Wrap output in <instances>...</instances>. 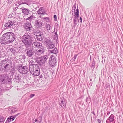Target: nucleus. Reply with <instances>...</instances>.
<instances>
[{
	"mask_svg": "<svg viewBox=\"0 0 123 123\" xmlns=\"http://www.w3.org/2000/svg\"><path fill=\"white\" fill-rule=\"evenodd\" d=\"M5 121V119L4 117L1 116H0V122H2Z\"/></svg>",
	"mask_w": 123,
	"mask_h": 123,
	"instance_id": "nucleus-25",
	"label": "nucleus"
},
{
	"mask_svg": "<svg viewBox=\"0 0 123 123\" xmlns=\"http://www.w3.org/2000/svg\"><path fill=\"white\" fill-rule=\"evenodd\" d=\"M19 114H20V113H18V114H16V116H18V115H19Z\"/></svg>",
	"mask_w": 123,
	"mask_h": 123,
	"instance_id": "nucleus-34",
	"label": "nucleus"
},
{
	"mask_svg": "<svg viewBox=\"0 0 123 123\" xmlns=\"http://www.w3.org/2000/svg\"><path fill=\"white\" fill-rule=\"evenodd\" d=\"M40 122L37 119H35V121L33 122V123H40Z\"/></svg>",
	"mask_w": 123,
	"mask_h": 123,
	"instance_id": "nucleus-28",
	"label": "nucleus"
},
{
	"mask_svg": "<svg viewBox=\"0 0 123 123\" xmlns=\"http://www.w3.org/2000/svg\"><path fill=\"white\" fill-rule=\"evenodd\" d=\"M5 79V77L4 76H0V82L2 83H4Z\"/></svg>",
	"mask_w": 123,
	"mask_h": 123,
	"instance_id": "nucleus-20",
	"label": "nucleus"
},
{
	"mask_svg": "<svg viewBox=\"0 0 123 123\" xmlns=\"http://www.w3.org/2000/svg\"><path fill=\"white\" fill-rule=\"evenodd\" d=\"M12 33L7 32L4 34L2 36L1 40V44H8L12 42L14 40L12 36Z\"/></svg>",
	"mask_w": 123,
	"mask_h": 123,
	"instance_id": "nucleus-1",
	"label": "nucleus"
},
{
	"mask_svg": "<svg viewBox=\"0 0 123 123\" xmlns=\"http://www.w3.org/2000/svg\"><path fill=\"white\" fill-rule=\"evenodd\" d=\"M40 49L39 50L36 51V53L38 55L42 54L44 51V48L43 46L40 47Z\"/></svg>",
	"mask_w": 123,
	"mask_h": 123,
	"instance_id": "nucleus-9",
	"label": "nucleus"
},
{
	"mask_svg": "<svg viewBox=\"0 0 123 123\" xmlns=\"http://www.w3.org/2000/svg\"><path fill=\"white\" fill-rule=\"evenodd\" d=\"M74 8V13L73 12L72 13V15L75 17L74 21V22L75 23L76 21H77L78 18L79 17V10L77 8L76 10H75V9L76 8V7H75Z\"/></svg>",
	"mask_w": 123,
	"mask_h": 123,
	"instance_id": "nucleus-5",
	"label": "nucleus"
},
{
	"mask_svg": "<svg viewBox=\"0 0 123 123\" xmlns=\"http://www.w3.org/2000/svg\"><path fill=\"white\" fill-rule=\"evenodd\" d=\"M47 30L48 31L50 30L51 26L49 24H47L45 26Z\"/></svg>",
	"mask_w": 123,
	"mask_h": 123,
	"instance_id": "nucleus-23",
	"label": "nucleus"
},
{
	"mask_svg": "<svg viewBox=\"0 0 123 123\" xmlns=\"http://www.w3.org/2000/svg\"><path fill=\"white\" fill-rule=\"evenodd\" d=\"M73 9H72V12H73Z\"/></svg>",
	"mask_w": 123,
	"mask_h": 123,
	"instance_id": "nucleus-35",
	"label": "nucleus"
},
{
	"mask_svg": "<svg viewBox=\"0 0 123 123\" xmlns=\"http://www.w3.org/2000/svg\"><path fill=\"white\" fill-rule=\"evenodd\" d=\"M57 51H58L57 49L56 48H54V49L52 51H51L50 52L52 53L56 54L57 53Z\"/></svg>",
	"mask_w": 123,
	"mask_h": 123,
	"instance_id": "nucleus-22",
	"label": "nucleus"
},
{
	"mask_svg": "<svg viewBox=\"0 0 123 123\" xmlns=\"http://www.w3.org/2000/svg\"><path fill=\"white\" fill-rule=\"evenodd\" d=\"M34 18V17L33 16L31 15L30 16V17H29L28 18H27L26 19V20H31L32 19H33Z\"/></svg>",
	"mask_w": 123,
	"mask_h": 123,
	"instance_id": "nucleus-26",
	"label": "nucleus"
},
{
	"mask_svg": "<svg viewBox=\"0 0 123 123\" xmlns=\"http://www.w3.org/2000/svg\"><path fill=\"white\" fill-rule=\"evenodd\" d=\"M43 24V23L41 21L37 20L35 22L34 25L36 28H38L42 26Z\"/></svg>",
	"mask_w": 123,
	"mask_h": 123,
	"instance_id": "nucleus-6",
	"label": "nucleus"
},
{
	"mask_svg": "<svg viewBox=\"0 0 123 123\" xmlns=\"http://www.w3.org/2000/svg\"><path fill=\"white\" fill-rule=\"evenodd\" d=\"M28 70V67L26 66L23 67L21 71L23 74H25L27 73Z\"/></svg>",
	"mask_w": 123,
	"mask_h": 123,
	"instance_id": "nucleus-11",
	"label": "nucleus"
},
{
	"mask_svg": "<svg viewBox=\"0 0 123 123\" xmlns=\"http://www.w3.org/2000/svg\"><path fill=\"white\" fill-rule=\"evenodd\" d=\"M53 61L52 60L49 61V65L51 67H53L54 66V64L53 62Z\"/></svg>",
	"mask_w": 123,
	"mask_h": 123,
	"instance_id": "nucleus-21",
	"label": "nucleus"
},
{
	"mask_svg": "<svg viewBox=\"0 0 123 123\" xmlns=\"http://www.w3.org/2000/svg\"><path fill=\"white\" fill-rule=\"evenodd\" d=\"M26 52L27 55L29 57L31 56L34 54L33 52L31 50L26 49Z\"/></svg>",
	"mask_w": 123,
	"mask_h": 123,
	"instance_id": "nucleus-10",
	"label": "nucleus"
},
{
	"mask_svg": "<svg viewBox=\"0 0 123 123\" xmlns=\"http://www.w3.org/2000/svg\"><path fill=\"white\" fill-rule=\"evenodd\" d=\"M35 95L34 94H31L30 95V97L31 98H32Z\"/></svg>",
	"mask_w": 123,
	"mask_h": 123,
	"instance_id": "nucleus-30",
	"label": "nucleus"
},
{
	"mask_svg": "<svg viewBox=\"0 0 123 123\" xmlns=\"http://www.w3.org/2000/svg\"><path fill=\"white\" fill-rule=\"evenodd\" d=\"M48 46H48V48L49 49H52L54 47V44L52 43L51 42H50L48 44Z\"/></svg>",
	"mask_w": 123,
	"mask_h": 123,
	"instance_id": "nucleus-17",
	"label": "nucleus"
},
{
	"mask_svg": "<svg viewBox=\"0 0 123 123\" xmlns=\"http://www.w3.org/2000/svg\"><path fill=\"white\" fill-rule=\"evenodd\" d=\"M76 56H74V58L76 59Z\"/></svg>",
	"mask_w": 123,
	"mask_h": 123,
	"instance_id": "nucleus-33",
	"label": "nucleus"
},
{
	"mask_svg": "<svg viewBox=\"0 0 123 123\" xmlns=\"http://www.w3.org/2000/svg\"><path fill=\"white\" fill-rule=\"evenodd\" d=\"M11 23L12 22L10 21H9L8 22H6V23L5 24V26L7 28L11 27L12 25Z\"/></svg>",
	"mask_w": 123,
	"mask_h": 123,
	"instance_id": "nucleus-16",
	"label": "nucleus"
},
{
	"mask_svg": "<svg viewBox=\"0 0 123 123\" xmlns=\"http://www.w3.org/2000/svg\"><path fill=\"white\" fill-rule=\"evenodd\" d=\"M22 41L25 45L29 44L31 43V37L28 33H25L22 37Z\"/></svg>",
	"mask_w": 123,
	"mask_h": 123,
	"instance_id": "nucleus-2",
	"label": "nucleus"
},
{
	"mask_svg": "<svg viewBox=\"0 0 123 123\" xmlns=\"http://www.w3.org/2000/svg\"><path fill=\"white\" fill-rule=\"evenodd\" d=\"M31 26L29 24H26L25 26V29L27 31H29L30 30Z\"/></svg>",
	"mask_w": 123,
	"mask_h": 123,
	"instance_id": "nucleus-19",
	"label": "nucleus"
},
{
	"mask_svg": "<svg viewBox=\"0 0 123 123\" xmlns=\"http://www.w3.org/2000/svg\"><path fill=\"white\" fill-rule=\"evenodd\" d=\"M48 59V57L46 55H45L38 58H36V60L37 61L41 62L43 64H44L46 62Z\"/></svg>",
	"mask_w": 123,
	"mask_h": 123,
	"instance_id": "nucleus-4",
	"label": "nucleus"
},
{
	"mask_svg": "<svg viewBox=\"0 0 123 123\" xmlns=\"http://www.w3.org/2000/svg\"><path fill=\"white\" fill-rule=\"evenodd\" d=\"M98 121L99 123H101V121H100L99 119H98Z\"/></svg>",
	"mask_w": 123,
	"mask_h": 123,
	"instance_id": "nucleus-32",
	"label": "nucleus"
},
{
	"mask_svg": "<svg viewBox=\"0 0 123 123\" xmlns=\"http://www.w3.org/2000/svg\"><path fill=\"white\" fill-rule=\"evenodd\" d=\"M22 11L24 15H28L29 13V10L26 8L23 9Z\"/></svg>",
	"mask_w": 123,
	"mask_h": 123,
	"instance_id": "nucleus-15",
	"label": "nucleus"
},
{
	"mask_svg": "<svg viewBox=\"0 0 123 123\" xmlns=\"http://www.w3.org/2000/svg\"><path fill=\"white\" fill-rule=\"evenodd\" d=\"M109 119L110 121L112 122L114 120V118L110 116L109 117Z\"/></svg>",
	"mask_w": 123,
	"mask_h": 123,
	"instance_id": "nucleus-27",
	"label": "nucleus"
},
{
	"mask_svg": "<svg viewBox=\"0 0 123 123\" xmlns=\"http://www.w3.org/2000/svg\"><path fill=\"white\" fill-rule=\"evenodd\" d=\"M36 35L38 39L40 40L42 39V37L41 36L42 35V33L40 32L39 31H37L35 32Z\"/></svg>",
	"mask_w": 123,
	"mask_h": 123,
	"instance_id": "nucleus-8",
	"label": "nucleus"
},
{
	"mask_svg": "<svg viewBox=\"0 0 123 123\" xmlns=\"http://www.w3.org/2000/svg\"><path fill=\"white\" fill-rule=\"evenodd\" d=\"M30 72L32 74L35 76H38L40 74V70H35Z\"/></svg>",
	"mask_w": 123,
	"mask_h": 123,
	"instance_id": "nucleus-13",
	"label": "nucleus"
},
{
	"mask_svg": "<svg viewBox=\"0 0 123 123\" xmlns=\"http://www.w3.org/2000/svg\"><path fill=\"white\" fill-rule=\"evenodd\" d=\"M61 102L62 103L61 105L62 107L63 108H65L66 106V104L65 102H63L62 101Z\"/></svg>",
	"mask_w": 123,
	"mask_h": 123,
	"instance_id": "nucleus-24",
	"label": "nucleus"
},
{
	"mask_svg": "<svg viewBox=\"0 0 123 123\" xmlns=\"http://www.w3.org/2000/svg\"><path fill=\"white\" fill-rule=\"evenodd\" d=\"M14 119V117L11 116L9 117L6 121L5 123H9L11 121H13Z\"/></svg>",
	"mask_w": 123,
	"mask_h": 123,
	"instance_id": "nucleus-14",
	"label": "nucleus"
},
{
	"mask_svg": "<svg viewBox=\"0 0 123 123\" xmlns=\"http://www.w3.org/2000/svg\"><path fill=\"white\" fill-rule=\"evenodd\" d=\"M38 13L40 15H44L45 14L44 11L43 7L40 8L37 11Z\"/></svg>",
	"mask_w": 123,
	"mask_h": 123,
	"instance_id": "nucleus-12",
	"label": "nucleus"
},
{
	"mask_svg": "<svg viewBox=\"0 0 123 123\" xmlns=\"http://www.w3.org/2000/svg\"><path fill=\"white\" fill-rule=\"evenodd\" d=\"M19 3L20 5L26 4L29 6V4L27 3V1H25L24 0H22L20 1L19 2Z\"/></svg>",
	"mask_w": 123,
	"mask_h": 123,
	"instance_id": "nucleus-18",
	"label": "nucleus"
},
{
	"mask_svg": "<svg viewBox=\"0 0 123 123\" xmlns=\"http://www.w3.org/2000/svg\"><path fill=\"white\" fill-rule=\"evenodd\" d=\"M32 47L33 48H40V47L43 46L41 45L40 43L37 42H35L32 44Z\"/></svg>",
	"mask_w": 123,
	"mask_h": 123,
	"instance_id": "nucleus-7",
	"label": "nucleus"
},
{
	"mask_svg": "<svg viewBox=\"0 0 123 123\" xmlns=\"http://www.w3.org/2000/svg\"><path fill=\"white\" fill-rule=\"evenodd\" d=\"M80 21L81 23H82V18L81 17H80Z\"/></svg>",
	"mask_w": 123,
	"mask_h": 123,
	"instance_id": "nucleus-31",
	"label": "nucleus"
},
{
	"mask_svg": "<svg viewBox=\"0 0 123 123\" xmlns=\"http://www.w3.org/2000/svg\"><path fill=\"white\" fill-rule=\"evenodd\" d=\"M57 19V18L56 15H55L54 16V20L55 21H56Z\"/></svg>",
	"mask_w": 123,
	"mask_h": 123,
	"instance_id": "nucleus-29",
	"label": "nucleus"
},
{
	"mask_svg": "<svg viewBox=\"0 0 123 123\" xmlns=\"http://www.w3.org/2000/svg\"><path fill=\"white\" fill-rule=\"evenodd\" d=\"M31 61L30 62L29 70L30 72L34 71L40 70L39 68L38 65L37 64H31Z\"/></svg>",
	"mask_w": 123,
	"mask_h": 123,
	"instance_id": "nucleus-3",
	"label": "nucleus"
}]
</instances>
